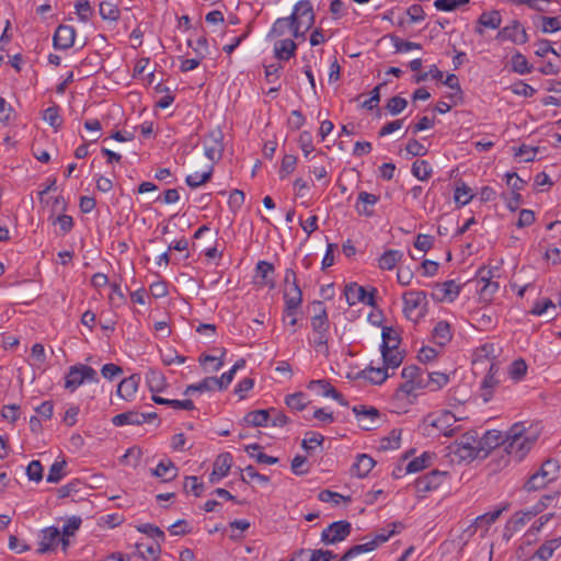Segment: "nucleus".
<instances>
[{"instance_id": "51", "label": "nucleus", "mask_w": 561, "mask_h": 561, "mask_svg": "<svg viewBox=\"0 0 561 561\" xmlns=\"http://www.w3.org/2000/svg\"><path fill=\"white\" fill-rule=\"evenodd\" d=\"M430 460H431V456L427 453H424L422 456L416 457L413 460H411L408 463L405 471L408 473L419 472L428 466Z\"/></svg>"}, {"instance_id": "25", "label": "nucleus", "mask_w": 561, "mask_h": 561, "mask_svg": "<svg viewBox=\"0 0 561 561\" xmlns=\"http://www.w3.org/2000/svg\"><path fill=\"white\" fill-rule=\"evenodd\" d=\"M296 50L297 44L291 38L279 39L274 44V54L279 60H289Z\"/></svg>"}, {"instance_id": "35", "label": "nucleus", "mask_w": 561, "mask_h": 561, "mask_svg": "<svg viewBox=\"0 0 561 561\" xmlns=\"http://www.w3.org/2000/svg\"><path fill=\"white\" fill-rule=\"evenodd\" d=\"M560 546L561 537L548 540L537 549L535 557L539 558L541 561H547Z\"/></svg>"}, {"instance_id": "1", "label": "nucleus", "mask_w": 561, "mask_h": 561, "mask_svg": "<svg viewBox=\"0 0 561 561\" xmlns=\"http://www.w3.org/2000/svg\"><path fill=\"white\" fill-rule=\"evenodd\" d=\"M524 433L523 423H515L505 435L496 430L486 431L481 438L478 437L481 458L488 457L494 448L506 444L505 450L522 460L535 443V438L524 436Z\"/></svg>"}, {"instance_id": "46", "label": "nucleus", "mask_w": 561, "mask_h": 561, "mask_svg": "<svg viewBox=\"0 0 561 561\" xmlns=\"http://www.w3.org/2000/svg\"><path fill=\"white\" fill-rule=\"evenodd\" d=\"M508 508V504H505L503 507L501 508H497L493 512H489V513H485L483 515H480L476 518L474 520V524L477 526H482V525H485V526H490L491 524H493L500 516L501 514L506 511Z\"/></svg>"}, {"instance_id": "36", "label": "nucleus", "mask_w": 561, "mask_h": 561, "mask_svg": "<svg viewBox=\"0 0 561 561\" xmlns=\"http://www.w3.org/2000/svg\"><path fill=\"white\" fill-rule=\"evenodd\" d=\"M402 257H403V253L401 251L387 250L379 257V267L381 270H392Z\"/></svg>"}, {"instance_id": "41", "label": "nucleus", "mask_w": 561, "mask_h": 561, "mask_svg": "<svg viewBox=\"0 0 561 561\" xmlns=\"http://www.w3.org/2000/svg\"><path fill=\"white\" fill-rule=\"evenodd\" d=\"M99 12L103 20L114 22L119 19V10L117 5L110 1L100 2Z\"/></svg>"}, {"instance_id": "23", "label": "nucleus", "mask_w": 561, "mask_h": 561, "mask_svg": "<svg viewBox=\"0 0 561 561\" xmlns=\"http://www.w3.org/2000/svg\"><path fill=\"white\" fill-rule=\"evenodd\" d=\"M178 468L171 459L161 460L154 469H151V474L160 478L163 482L172 481L178 476Z\"/></svg>"}, {"instance_id": "16", "label": "nucleus", "mask_w": 561, "mask_h": 561, "mask_svg": "<svg viewBox=\"0 0 561 561\" xmlns=\"http://www.w3.org/2000/svg\"><path fill=\"white\" fill-rule=\"evenodd\" d=\"M457 422L456 416L450 411H443L436 419L431 421V426L438 430L444 436L450 437L455 434L453 427Z\"/></svg>"}, {"instance_id": "15", "label": "nucleus", "mask_w": 561, "mask_h": 561, "mask_svg": "<svg viewBox=\"0 0 561 561\" xmlns=\"http://www.w3.org/2000/svg\"><path fill=\"white\" fill-rule=\"evenodd\" d=\"M460 289L461 286L457 285L455 280H446L442 284H436L435 290L431 296L436 301H454L459 296Z\"/></svg>"}, {"instance_id": "59", "label": "nucleus", "mask_w": 561, "mask_h": 561, "mask_svg": "<svg viewBox=\"0 0 561 561\" xmlns=\"http://www.w3.org/2000/svg\"><path fill=\"white\" fill-rule=\"evenodd\" d=\"M183 489L185 492L192 491L195 496H201L204 491V484L198 482L195 476L185 477Z\"/></svg>"}, {"instance_id": "57", "label": "nucleus", "mask_w": 561, "mask_h": 561, "mask_svg": "<svg viewBox=\"0 0 561 561\" xmlns=\"http://www.w3.org/2000/svg\"><path fill=\"white\" fill-rule=\"evenodd\" d=\"M296 164H297V157L296 156H294V154H285L283 160H282V164H280V169H279V176H280V179H285L288 174L294 172V170L296 168Z\"/></svg>"}, {"instance_id": "48", "label": "nucleus", "mask_w": 561, "mask_h": 561, "mask_svg": "<svg viewBox=\"0 0 561 561\" xmlns=\"http://www.w3.org/2000/svg\"><path fill=\"white\" fill-rule=\"evenodd\" d=\"M323 442H324L323 435L316 433V432H307L305 435V438L301 442V447L306 451L310 453L314 448L313 445L321 446Z\"/></svg>"}, {"instance_id": "54", "label": "nucleus", "mask_w": 561, "mask_h": 561, "mask_svg": "<svg viewBox=\"0 0 561 561\" xmlns=\"http://www.w3.org/2000/svg\"><path fill=\"white\" fill-rule=\"evenodd\" d=\"M499 383V379L496 377H492V375H486L481 383L482 398L485 402H488L493 394V388Z\"/></svg>"}, {"instance_id": "5", "label": "nucleus", "mask_w": 561, "mask_h": 561, "mask_svg": "<svg viewBox=\"0 0 561 561\" xmlns=\"http://www.w3.org/2000/svg\"><path fill=\"white\" fill-rule=\"evenodd\" d=\"M84 381L99 382L96 370L83 364L70 366L65 378V388L75 391Z\"/></svg>"}, {"instance_id": "44", "label": "nucleus", "mask_w": 561, "mask_h": 561, "mask_svg": "<svg viewBox=\"0 0 561 561\" xmlns=\"http://www.w3.org/2000/svg\"><path fill=\"white\" fill-rule=\"evenodd\" d=\"M213 171H214V168H213V165H210L208 168V170L203 172L201 175L197 173L195 175H187L185 179V183L191 188H196V187L207 183L211 179Z\"/></svg>"}, {"instance_id": "26", "label": "nucleus", "mask_w": 561, "mask_h": 561, "mask_svg": "<svg viewBox=\"0 0 561 561\" xmlns=\"http://www.w3.org/2000/svg\"><path fill=\"white\" fill-rule=\"evenodd\" d=\"M376 461L367 454H359L355 463L352 466V472L358 478H365L375 467Z\"/></svg>"}, {"instance_id": "62", "label": "nucleus", "mask_w": 561, "mask_h": 561, "mask_svg": "<svg viewBox=\"0 0 561 561\" xmlns=\"http://www.w3.org/2000/svg\"><path fill=\"white\" fill-rule=\"evenodd\" d=\"M76 12L82 22H88L93 14V10L88 0H79L76 2Z\"/></svg>"}, {"instance_id": "3", "label": "nucleus", "mask_w": 561, "mask_h": 561, "mask_svg": "<svg viewBox=\"0 0 561 561\" xmlns=\"http://www.w3.org/2000/svg\"><path fill=\"white\" fill-rule=\"evenodd\" d=\"M449 454L457 457L460 461H471L481 458L478 444V434L474 431L465 433L458 440L449 447Z\"/></svg>"}, {"instance_id": "9", "label": "nucleus", "mask_w": 561, "mask_h": 561, "mask_svg": "<svg viewBox=\"0 0 561 561\" xmlns=\"http://www.w3.org/2000/svg\"><path fill=\"white\" fill-rule=\"evenodd\" d=\"M352 531V525L347 520H337L330 524L321 533V541L324 545H335L346 539Z\"/></svg>"}, {"instance_id": "8", "label": "nucleus", "mask_w": 561, "mask_h": 561, "mask_svg": "<svg viewBox=\"0 0 561 561\" xmlns=\"http://www.w3.org/2000/svg\"><path fill=\"white\" fill-rule=\"evenodd\" d=\"M495 39L499 42H511L513 44L523 45L529 39L526 28L518 20H513L511 23L497 32Z\"/></svg>"}, {"instance_id": "22", "label": "nucleus", "mask_w": 561, "mask_h": 561, "mask_svg": "<svg viewBox=\"0 0 561 561\" xmlns=\"http://www.w3.org/2000/svg\"><path fill=\"white\" fill-rule=\"evenodd\" d=\"M379 201V196L362 191L358 194L357 203L355 205L356 211L359 215H365L367 217L373 216L374 210L370 208L375 206Z\"/></svg>"}, {"instance_id": "27", "label": "nucleus", "mask_w": 561, "mask_h": 561, "mask_svg": "<svg viewBox=\"0 0 561 561\" xmlns=\"http://www.w3.org/2000/svg\"><path fill=\"white\" fill-rule=\"evenodd\" d=\"M453 335L450 324L447 321H438L432 331V341L438 346H445Z\"/></svg>"}, {"instance_id": "58", "label": "nucleus", "mask_w": 561, "mask_h": 561, "mask_svg": "<svg viewBox=\"0 0 561 561\" xmlns=\"http://www.w3.org/2000/svg\"><path fill=\"white\" fill-rule=\"evenodd\" d=\"M305 393L304 392H296L293 394H289L286 397V404L291 409L296 411H302L307 403L305 402Z\"/></svg>"}, {"instance_id": "37", "label": "nucleus", "mask_w": 561, "mask_h": 561, "mask_svg": "<svg viewBox=\"0 0 561 561\" xmlns=\"http://www.w3.org/2000/svg\"><path fill=\"white\" fill-rule=\"evenodd\" d=\"M231 465H232L231 454L230 453L220 454L214 462L215 473H218L219 478L226 477L231 468Z\"/></svg>"}, {"instance_id": "63", "label": "nucleus", "mask_w": 561, "mask_h": 561, "mask_svg": "<svg viewBox=\"0 0 561 561\" xmlns=\"http://www.w3.org/2000/svg\"><path fill=\"white\" fill-rule=\"evenodd\" d=\"M299 147L302 150L306 158L309 157V154L314 150L313 144H312V135L308 130H304L299 135Z\"/></svg>"}, {"instance_id": "30", "label": "nucleus", "mask_w": 561, "mask_h": 561, "mask_svg": "<svg viewBox=\"0 0 561 561\" xmlns=\"http://www.w3.org/2000/svg\"><path fill=\"white\" fill-rule=\"evenodd\" d=\"M144 415L137 411H127L124 413H119L112 419V423L115 426H124V425H141V420Z\"/></svg>"}, {"instance_id": "33", "label": "nucleus", "mask_w": 561, "mask_h": 561, "mask_svg": "<svg viewBox=\"0 0 561 561\" xmlns=\"http://www.w3.org/2000/svg\"><path fill=\"white\" fill-rule=\"evenodd\" d=\"M512 71L518 75H527L530 73L534 69L533 65H530L527 58L520 53L515 51L511 58Z\"/></svg>"}, {"instance_id": "29", "label": "nucleus", "mask_w": 561, "mask_h": 561, "mask_svg": "<svg viewBox=\"0 0 561 561\" xmlns=\"http://www.w3.org/2000/svg\"><path fill=\"white\" fill-rule=\"evenodd\" d=\"M294 24L295 15H293V13L288 18H279L274 22L267 37L276 38L284 36L285 34L291 32Z\"/></svg>"}, {"instance_id": "55", "label": "nucleus", "mask_w": 561, "mask_h": 561, "mask_svg": "<svg viewBox=\"0 0 561 561\" xmlns=\"http://www.w3.org/2000/svg\"><path fill=\"white\" fill-rule=\"evenodd\" d=\"M408 105V101L401 96H392L388 100L386 108L391 115H399Z\"/></svg>"}, {"instance_id": "7", "label": "nucleus", "mask_w": 561, "mask_h": 561, "mask_svg": "<svg viewBox=\"0 0 561 561\" xmlns=\"http://www.w3.org/2000/svg\"><path fill=\"white\" fill-rule=\"evenodd\" d=\"M376 294L377 289L375 287H371L370 291H367L365 287L359 286L356 283L346 284L344 287V296L348 306L363 302L374 307L376 306Z\"/></svg>"}, {"instance_id": "4", "label": "nucleus", "mask_w": 561, "mask_h": 561, "mask_svg": "<svg viewBox=\"0 0 561 561\" xmlns=\"http://www.w3.org/2000/svg\"><path fill=\"white\" fill-rule=\"evenodd\" d=\"M403 313L407 319L417 321L426 312V293L422 290H410L403 295Z\"/></svg>"}, {"instance_id": "34", "label": "nucleus", "mask_w": 561, "mask_h": 561, "mask_svg": "<svg viewBox=\"0 0 561 561\" xmlns=\"http://www.w3.org/2000/svg\"><path fill=\"white\" fill-rule=\"evenodd\" d=\"M551 481L552 480L548 478V476L545 472H542V470L539 469L526 481L524 488L528 492L538 491L545 488Z\"/></svg>"}, {"instance_id": "19", "label": "nucleus", "mask_w": 561, "mask_h": 561, "mask_svg": "<svg viewBox=\"0 0 561 561\" xmlns=\"http://www.w3.org/2000/svg\"><path fill=\"white\" fill-rule=\"evenodd\" d=\"M285 313L287 316L296 314L297 309L302 302V293L298 284H294L284 291Z\"/></svg>"}, {"instance_id": "43", "label": "nucleus", "mask_w": 561, "mask_h": 561, "mask_svg": "<svg viewBox=\"0 0 561 561\" xmlns=\"http://www.w3.org/2000/svg\"><path fill=\"white\" fill-rule=\"evenodd\" d=\"M389 37L393 44L396 53H405L412 49H422V45L419 43L404 41L394 34H390Z\"/></svg>"}, {"instance_id": "60", "label": "nucleus", "mask_w": 561, "mask_h": 561, "mask_svg": "<svg viewBox=\"0 0 561 561\" xmlns=\"http://www.w3.org/2000/svg\"><path fill=\"white\" fill-rule=\"evenodd\" d=\"M400 438H401V430H397V428L392 430L390 432L389 436L382 438L381 448L385 450L399 448Z\"/></svg>"}, {"instance_id": "18", "label": "nucleus", "mask_w": 561, "mask_h": 561, "mask_svg": "<svg viewBox=\"0 0 561 561\" xmlns=\"http://www.w3.org/2000/svg\"><path fill=\"white\" fill-rule=\"evenodd\" d=\"M502 24V15L500 11L492 10V11H484L481 13V15L477 20V26L474 28V32L479 35H483V28L488 27L492 30L500 28Z\"/></svg>"}, {"instance_id": "32", "label": "nucleus", "mask_w": 561, "mask_h": 561, "mask_svg": "<svg viewBox=\"0 0 561 561\" xmlns=\"http://www.w3.org/2000/svg\"><path fill=\"white\" fill-rule=\"evenodd\" d=\"M137 556L144 560H148V557H152V561H157L161 552L160 541L146 545L144 542L136 543Z\"/></svg>"}, {"instance_id": "64", "label": "nucleus", "mask_w": 561, "mask_h": 561, "mask_svg": "<svg viewBox=\"0 0 561 561\" xmlns=\"http://www.w3.org/2000/svg\"><path fill=\"white\" fill-rule=\"evenodd\" d=\"M26 474L30 480L39 482L43 479V467L41 461L38 460H32L27 468H26Z\"/></svg>"}, {"instance_id": "14", "label": "nucleus", "mask_w": 561, "mask_h": 561, "mask_svg": "<svg viewBox=\"0 0 561 561\" xmlns=\"http://www.w3.org/2000/svg\"><path fill=\"white\" fill-rule=\"evenodd\" d=\"M76 30L73 26L60 24L53 36V45L56 49H68L73 46Z\"/></svg>"}, {"instance_id": "12", "label": "nucleus", "mask_w": 561, "mask_h": 561, "mask_svg": "<svg viewBox=\"0 0 561 561\" xmlns=\"http://www.w3.org/2000/svg\"><path fill=\"white\" fill-rule=\"evenodd\" d=\"M446 472L434 469L415 480V490L420 494H425L436 490L444 481Z\"/></svg>"}, {"instance_id": "52", "label": "nucleus", "mask_w": 561, "mask_h": 561, "mask_svg": "<svg viewBox=\"0 0 561 561\" xmlns=\"http://www.w3.org/2000/svg\"><path fill=\"white\" fill-rule=\"evenodd\" d=\"M401 376L405 381H425L422 369L416 365H410L402 369Z\"/></svg>"}, {"instance_id": "40", "label": "nucleus", "mask_w": 561, "mask_h": 561, "mask_svg": "<svg viewBox=\"0 0 561 561\" xmlns=\"http://www.w3.org/2000/svg\"><path fill=\"white\" fill-rule=\"evenodd\" d=\"M388 527H391V529L387 530V529H380L374 537V539L371 540V542H375L376 543V548L386 542L391 536H393L394 534H398L400 531V529L403 528V525L399 522L397 523H391L388 525Z\"/></svg>"}, {"instance_id": "10", "label": "nucleus", "mask_w": 561, "mask_h": 561, "mask_svg": "<svg viewBox=\"0 0 561 561\" xmlns=\"http://www.w3.org/2000/svg\"><path fill=\"white\" fill-rule=\"evenodd\" d=\"M224 135L220 129L210 130L204 140L205 156L211 161L217 162L221 159L224 152Z\"/></svg>"}, {"instance_id": "13", "label": "nucleus", "mask_w": 561, "mask_h": 561, "mask_svg": "<svg viewBox=\"0 0 561 561\" xmlns=\"http://www.w3.org/2000/svg\"><path fill=\"white\" fill-rule=\"evenodd\" d=\"M293 15H295V23L304 27L305 31L310 30L314 23V12L309 0L298 1L294 7Z\"/></svg>"}, {"instance_id": "49", "label": "nucleus", "mask_w": 561, "mask_h": 561, "mask_svg": "<svg viewBox=\"0 0 561 561\" xmlns=\"http://www.w3.org/2000/svg\"><path fill=\"white\" fill-rule=\"evenodd\" d=\"M449 377L446 374L439 371L427 373L425 378L426 387L430 385H435L433 390L442 388L443 386L447 385Z\"/></svg>"}, {"instance_id": "28", "label": "nucleus", "mask_w": 561, "mask_h": 561, "mask_svg": "<svg viewBox=\"0 0 561 561\" xmlns=\"http://www.w3.org/2000/svg\"><path fill=\"white\" fill-rule=\"evenodd\" d=\"M139 380H140V377H139V375H136V374H134L127 378H124L118 383L116 393L121 398L128 400L130 397H133L136 393V391L138 389Z\"/></svg>"}, {"instance_id": "56", "label": "nucleus", "mask_w": 561, "mask_h": 561, "mask_svg": "<svg viewBox=\"0 0 561 561\" xmlns=\"http://www.w3.org/2000/svg\"><path fill=\"white\" fill-rule=\"evenodd\" d=\"M469 1L470 0H435L434 7L438 11L449 12L456 10L461 5L469 3Z\"/></svg>"}, {"instance_id": "38", "label": "nucleus", "mask_w": 561, "mask_h": 561, "mask_svg": "<svg viewBox=\"0 0 561 561\" xmlns=\"http://www.w3.org/2000/svg\"><path fill=\"white\" fill-rule=\"evenodd\" d=\"M216 382L217 377H206L198 383L188 385L185 390L184 394L188 396L193 392H204V391H211L216 389Z\"/></svg>"}, {"instance_id": "39", "label": "nucleus", "mask_w": 561, "mask_h": 561, "mask_svg": "<svg viewBox=\"0 0 561 561\" xmlns=\"http://www.w3.org/2000/svg\"><path fill=\"white\" fill-rule=\"evenodd\" d=\"M376 549V543L375 542H371L368 541V542H365V543H360V545H355L353 547H351L342 557L339 561H350L351 559L362 554V553H365V552H370L373 550Z\"/></svg>"}, {"instance_id": "45", "label": "nucleus", "mask_w": 561, "mask_h": 561, "mask_svg": "<svg viewBox=\"0 0 561 561\" xmlns=\"http://www.w3.org/2000/svg\"><path fill=\"white\" fill-rule=\"evenodd\" d=\"M316 387H328V390H324L322 392V396L323 397H331L333 398L334 400H340L342 399V393L339 392L329 381L324 380V379H320V380H311L308 385V388L309 389H313Z\"/></svg>"}, {"instance_id": "6", "label": "nucleus", "mask_w": 561, "mask_h": 561, "mask_svg": "<svg viewBox=\"0 0 561 561\" xmlns=\"http://www.w3.org/2000/svg\"><path fill=\"white\" fill-rule=\"evenodd\" d=\"M313 305L318 307V311H319L317 314H314L311 318L312 331L317 335V337L314 340V344L318 348H321V350L323 348V353L325 355H328L329 347H328L327 333L329 330V319H328L327 310L323 307V304L321 301H316Z\"/></svg>"}, {"instance_id": "47", "label": "nucleus", "mask_w": 561, "mask_h": 561, "mask_svg": "<svg viewBox=\"0 0 561 561\" xmlns=\"http://www.w3.org/2000/svg\"><path fill=\"white\" fill-rule=\"evenodd\" d=\"M43 118L54 127L55 130L60 128L62 124V119L59 116V106L56 104L45 110Z\"/></svg>"}, {"instance_id": "2", "label": "nucleus", "mask_w": 561, "mask_h": 561, "mask_svg": "<svg viewBox=\"0 0 561 561\" xmlns=\"http://www.w3.org/2000/svg\"><path fill=\"white\" fill-rule=\"evenodd\" d=\"M381 340L380 351L383 364L387 367L398 368L404 358V353L399 351L400 332L393 327H382Z\"/></svg>"}, {"instance_id": "53", "label": "nucleus", "mask_w": 561, "mask_h": 561, "mask_svg": "<svg viewBox=\"0 0 561 561\" xmlns=\"http://www.w3.org/2000/svg\"><path fill=\"white\" fill-rule=\"evenodd\" d=\"M67 462L65 460L61 461H55L50 468L47 476V482L49 483H58L62 477H64V468L66 467Z\"/></svg>"}, {"instance_id": "61", "label": "nucleus", "mask_w": 561, "mask_h": 561, "mask_svg": "<svg viewBox=\"0 0 561 561\" xmlns=\"http://www.w3.org/2000/svg\"><path fill=\"white\" fill-rule=\"evenodd\" d=\"M527 373V364L524 359L519 358L514 360L510 367V376L512 379L520 380Z\"/></svg>"}, {"instance_id": "50", "label": "nucleus", "mask_w": 561, "mask_h": 561, "mask_svg": "<svg viewBox=\"0 0 561 561\" xmlns=\"http://www.w3.org/2000/svg\"><path fill=\"white\" fill-rule=\"evenodd\" d=\"M454 198L456 203L460 204V206L467 205L473 198L471 188L467 184L461 183V185L456 187Z\"/></svg>"}, {"instance_id": "21", "label": "nucleus", "mask_w": 561, "mask_h": 561, "mask_svg": "<svg viewBox=\"0 0 561 561\" xmlns=\"http://www.w3.org/2000/svg\"><path fill=\"white\" fill-rule=\"evenodd\" d=\"M275 409L271 410H254L247 413L242 420V423L248 426L253 427H264L267 426L271 421V412H275Z\"/></svg>"}, {"instance_id": "24", "label": "nucleus", "mask_w": 561, "mask_h": 561, "mask_svg": "<svg viewBox=\"0 0 561 561\" xmlns=\"http://www.w3.org/2000/svg\"><path fill=\"white\" fill-rule=\"evenodd\" d=\"M146 383L149 388V391L152 393L162 392L168 387L167 379L162 371L153 368H150L146 373Z\"/></svg>"}, {"instance_id": "42", "label": "nucleus", "mask_w": 561, "mask_h": 561, "mask_svg": "<svg viewBox=\"0 0 561 561\" xmlns=\"http://www.w3.org/2000/svg\"><path fill=\"white\" fill-rule=\"evenodd\" d=\"M411 172L416 179L425 181L431 176L432 168L426 160H416L412 164Z\"/></svg>"}, {"instance_id": "11", "label": "nucleus", "mask_w": 561, "mask_h": 561, "mask_svg": "<svg viewBox=\"0 0 561 561\" xmlns=\"http://www.w3.org/2000/svg\"><path fill=\"white\" fill-rule=\"evenodd\" d=\"M352 410L356 415L362 430L373 431L377 428V421L380 417L378 409L367 405H355Z\"/></svg>"}, {"instance_id": "31", "label": "nucleus", "mask_w": 561, "mask_h": 561, "mask_svg": "<svg viewBox=\"0 0 561 561\" xmlns=\"http://www.w3.org/2000/svg\"><path fill=\"white\" fill-rule=\"evenodd\" d=\"M387 366L375 368L369 366L368 368L362 370L358 376L365 379H368L370 382L375 385H381L389 377L387 374Z\"/></svg>"}, {"instance_id": "20", "label": "nucleus", "mask_w": 561, "mask_h": 561, "mask_svg": "<svg viewBox=\"0 0 561 561\" xmlns=\"http://www.w3.org/2000/svg\"><path fill=\"white\" fill-rule=\"evenodd\" d=\"M60 530L57 527L50 526L42 530V540L39 542L38 553H45L54 550L60 540Z\"/></svg>"}, {"instance_id": "17", "label": "nucleus", "mask_w": 561, "mask_h": 561, "mask_svg": "<svg viewBox=\"0 0 561 561\" xmlns=\"http://www.w3.org/2000/svg\"><path fill=\"white\" fill-rule=\"evenodd\" d=\"M274 265L267 261H259L255 267L256 284L260 286H267L271 289L275 288L274 280Z\"/></svg>"}]
</instances>
